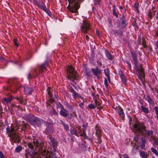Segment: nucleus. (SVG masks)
<instances>
[{"mask_svg":"<svg viewBox=\"0 0 158 158\" xmlns=\"http://www.w3.org/2000/svg\"><path fill=\"white\" fill-rule=\"evenodd\" d=\"M33 143L29 142L28 144L29 147L32 149V153L29 152V154L31 156H33L35 155V152H38L40 155L44 156V158H58L55 155H53L51 152H50L46 149L43 150V146L44 143L40 139H33Z\"/></svg>","mask_w":158,"mask_h":158,"instance_id":"nucleus-1","label":"nucleus"},{"mask_svg":"<svg viewBox=\"0 0 158 158\" xmlns=\"http://www.w3.org/2000/svg\"><path fill=\"white\" fill-rule=\"evenodd\" d=\"M132 126V131L134 132L141 133L143 135H145L147 134L148 136L153 137L152 136L153 133V131L148 130L147 132L146 127L141 122L137 121Z\"/></svg>","mask_w":158,"mask_h":158,"instance_id":"nucleus-2","label":"nucleus"},{"mask_svg":"<svg viewBox=\"0 0 158 158\" xmlns=\"http://www.w3.org/2000/svg\"><path fill=\"white\" fill-rule=\"evenodd\" d=\"M131 53L135 65V70L138 73V78L140 80H142L145 77V75L143 68L141 67L139 68L136 65L138 62L137 54L135 52L132 51H131Z\"/></svg>","mask_w":158,"mask_h":158,"instance_id":"nucleus-3","label":"nucleus"},{"mask_svg":"<svg viewBox=\"0 0 158 158\" xmlns=\"http://www.w3.org/2000/svg\"><path fill=\"white\" fill-rule=\"evenodd\" d=\"M69 5L71 4L73 7L69 5L67 8L72 13H74L75 15H77L78 14L77 10L80 7L78 0H69Z\"/></svg>","mask_w":158,"mask_h":158,"instance_id":"nucleus-4","label":"nucleus"},{"mask_svg":"<svg viewBox=\"0 0 158 158\" xmlns=\"http://www.w3.org/2000/svg\"><path fill=\"white\" fill-rule=\"evenodd\" d=\"M67 71L68 78L73 82H74L75 80L77 79V75L76 71L71 66L68 67Z\"/></svg>","mask_w":158,"mask_h":158,"instance_id":"nucleus-5","label":"nucleus"},{"mask_svg":"<svg viewBox=\"0 0 158 158\" xmlns=\"http://www.w3.org/2000/svg\"><path fill=\"white\" fill-rule=\"evenodd\" d=\"M91 29V25L88 21L83 20L81 23L80 31L81 33L88 34Z\"/></svg>","mask_w":158,"mask_h":158,"instance_id":"nucleus-6","label":"nucleus"},{"mask_svg":"<svg viewBox=\"0 0 158 158\" xmlns=\"http://www.w3.org/2000/svg\"><path fill=\"white\" fill-rule=\"evenodd\" d=\"M6 129L11 140L15 142H18L19 139V137L18 133L15 131L14 127H11L10 130L9 128L7 127Z\"/></svg>","mask_w":158,"mask_h":158,"instance_id":"nucleus-7","label":"nucleus"},{"mask_svg":"<svg viewBox=\"0 0 158 158\" xmlns=\"http://www.w3.org/2000/svg\"><path fill=\"white\" fill-rule=\"evenodd\" d=\"M37 118L32 115H28L25 118L26 120L31 125H35L36 121Z\"/></svg>","mask_w":158,"mask_h":158,"instance_id":"nucleus-8","label":"nucleus"},{"mask_svg":"<svg viewBox=\"0 0 158 158\" xmlns=\"http://www.w3.org/2000/svg\"><path fill=\"white\" fill-rule=\"evenodd\" d=\"M91 71L93 75L97 77V78L98 79L99 78V75L101 73L102 70L99 69L98 67H96L95 69L92 68Z\"/></svg>","mask_w":158,"mask_h":158,"instance_id":"nucleus-9","label":"nucleus"},{"mask_svg":"<svg viewBox=\"0 0 158 158\" xmlns=\"http://www.w3.org/2000/svg\"><path fill=\"white\" fill-rule=\"evenodd\" d=\"M60 106L62 108V109L60 111V114L63 116V117H65L68 116V111L64 108L63 106L60 104Z\"/></svg>","mask_w":158,"mask_h":158,"instance_id":"nucleus-10","label":"nucleus"},{"mask_svg":"<svg viewBox=\"0 0 158 158\" xmlns=\"http://www.w3.org/2000/svg\"><path fill=\"white\" fill-rule=\"evenodd\" d=\"M154 7H152L151 9L149 10L148 14V17L152 19L153 17L155 15L156 11L154 10Z\"/></svg>","mask_w":158,"mask_h":158,"instance_id":"nucleus-11","label":"nucleus"},{"mask_svg":"<svg viewBox=\"0 0 158 158\" xmlns=\"http://www.w3.org/2000/svg\"><path fill=\"white\" fill-rule=\"evenodd\" d=\"M104 73L107 77V79L110 83V71L108 69H105L104 70Z\"/></svg>","mask_w":158,"mask_h":158,"instance_id":"nucleus-12","label":"nucleus"},{"mask_svg":"<svg viewBox=\"0 0 158 158\" xmlns=\"http://www.w3.org/2000/svg\"><path fill=\"white\" fill-rule=\"evenodd\" d=\"M48 63L47 62L45 63L42 64L40 67V72L41 73L44 72L45 71L46 69V66L47 65Z\"/></svg>","mask_w":158,"mask_h":158,"instance_id":"nucleus-13","label":"nucleus"},{"mask_svg":"<svg viewBox=\"0 0 158 158\" xmlns=\"http://www.w3.org/2000/svg\"><path fill=\"white\" fill-rule=\"evenodd\" d=\"M24 91L26 94H30L31 93L32 90L30 87L25 86L24 87Z\"/></svg>","mask_w":158,"mask_h":158,"instance_id":"nucleus-14","label":"nucleus"},{"mask_svg":"<svg viewBox=\"0 0 158 158\" xmlns=\"http://www.w3.org/2000/svg\"><path fill=\"white\" fill-rule=\"evenodd\" d=\"M37 6L40 8L44 10L46 9V6L42 2H40L37 4Z\"/></svg>","mask_w":158,"mask_h":158,"instance_id":"nucleus-15","label":"nucleus"},{"mask_svg":"<svg viewBox=\"0 0 158 158\" xmlns=\"http://www.w3.org/2000/svg\"><path fill=\"white\" fill-rule=\"evenodd\" d=\"M105 53L106 55V56L108 60H111L112 59L113 57L111 55L108 50H105Z\"/></svg>","mask_w":158,"mask_h":158,"instance_id":"nucleus-16","label":"nucleus"},{"mask_svg":"<svg viewBox=\"0 0 158 158\" xmlns=\"http://www.w3.org/2000/svg\"><path fill=\"white\" fill-rule=\"evenodd\" d=\"M96 135H97V137L98 139V142H101V140L100 139V138L101 137V131L99 130L97 128L96 129Z\"/></svg>","mask_w":158,"mask_h":158,"instance_id":"nucleus-17","label":"nucleus"},{"mask_svg":"<svg viewBox=\"0 0 158 158\" xmlns=\"http://www.w3.org/2000/svg\"><path fill=\"white\" fill-rule=\"evenodd\" d=\"M121 27H124L127 25L126 20L125 17L123 16L121 18Z\"/></svg>","mask_w":158,"mask_h":158,"instance_id":"nucleus-18","label":"nucleus"},{"mask_svg":"<svg viewBox=\"0 0 158 158\" xmlns=\"http://www.w3.org/2000/svg\"><path fill=\"white\" fill-rule=\"evenodd\" d=\"M145 100L148 101V102L150 104L153 105L154 104V102L153 100L149 96H147L145 98Z\"/></svg>","mask_w":158,"mask_h":158,"instance_id":"nucleus-19","label":"nucleus"},{"mask_svg":"<svg viewBox=\"0 0 158 158\" xmlns=\"http://www.w3.org/2000/svg\"><path fill=\"white\" fill-rule=\"evenodd\" d=\"M139 155L142 158H147L149 156L148 154L142 151L139 152Z\"/></svg>","mask_w":158,"mask_h":158,"instance_id":"nucleus-20","label":"nucleus"},{"mask_svg":"<svg viewBox=\"0 0 158 158\" xmlns=\"http://www.w3.org/2000/svg\"><path fill=\"white\" fill-rule=\"evenodd\" d=\"M118 113L120 117L123 118H124L125 116V114L122 108H119L118 110Z\"/></svg>","mask_w":158,"mask_h":158,"instance_id":"nucleus-21","label":"nucleus"},{"mask_svg":"<svg viewBox=\"0 0 158 158\" xmlns=\"http://www.w3.org/2000/svg\"><path fill=\"white\" fill-rule=\"evenodd\" d=\"M94 103L95 104V106H96V107H97L98 109L99 110H101L102 107L100 105V103L98 102L97 100H94Z\"/></svg>","mask_w":158,"mask_h":158,"instance_id":"nucleus-22","label":"nucleus"},{"mask_svg":"<svg viewBox=\"0 0 158 158\" xmlns=\"http://www.w3.org/2000/svg\"><path fill=\"white\" fill-rule=\"evenodd\" d=\"M72 92L73 93V98H76L77 97H80L81 98V96L78 94L76 91H75L73 89L72 91Z\"/></svg>","mask_w":158,"mask_h":158,"instance_id":"nucleus-23","label":"nucleus"},{"mask_svg":"<svg viewBox=\"0 0 158 158\" xmlns=\"http://www.w3.org/2000/svg\"><path fill=\"white\" fill-rule=\"evenodd\" d=\"M36 121H37L35 122V125H37L38 126L40 125L42 123H43L44 122L43 120L40 119H38L37 118Z\"/></svg>","mask_w":158,"mask_h":158,"instance_id":"nucleus-24","label":"nucleus"},{"mask_svg":"<svg viewBox=\"0 0 158 158\" xmlns=\"http://www.w3.org/2000/svg\"><path fill=\"white\" fill-rule=\"evenodd\" d=\"M151 138L153 141L152 143L153 145H158V140L157 139L154 137H152Z\"/></svg>","mask_w":158,"mask_h":158,"instance_id":"nucleus-25","label":"nucleus"},{"mask_svg":"<svg viewBox=\"0 0 158 158\" xmlns=\"http://www.w3.org/2000/svg\"><path fill=\"white\" fill-rule=\"evenodd\" d=\"M13 99L12 97H10L8 98H4L3 99V100L6 102L7 103H10Z\"/></svg>","mask_w":158,"mask_h":158,"instance_id":"nucleus-26","label":"nucleus"},{"mask_svg":"<svg viewBox=\"0 0 158 158\" xmlns=\"http://www.w3.org/2000/svg\"><path fill=\"white\" fill-rule=\"evenodd\" d=\"M70 133L72 135H75L76 136L78 135V132L76 129L74 128H73V129L71 130Z\"/></svg>","mask_w":158,"mask_h":158,"instance_id":"nucleus-27","label":"nucleus"},{"mask_svg":"<svg viewBox=\"0 0 158 158\" xmlns=\"http://www.w3.org/2000/svg\"><path fill=\"white\" fill-rule=\"evenodd\" d=\"M151 149L152 152L156 155L158 156V152L156 149L153 148H151Z\"/></svg>","mask_w":158,"mask_h":158,"instance_id":"nucleus-28","label":"nucleus"},{"mask_svg":"<svg viewBox=\"0 0 158 158\" xmlns=\"http://www.w3.org/2000/svg\"><path fill=\"white\" fill-rule=\"evenodd\" d=\"M141 107L143 112L146 113H148V110L147 108L143 106H141Z\"/></svg>","mask_w":158,"mask_h":158,"instance_id":"nucleus-29","label":"nucleus"},{"mask_svg":"<svg viewBox=\"0 0 158 158\" xmlns=\"http://www.w3.org/2000/svg\"><path fill=\"white\" fill-rule=\"evenodd\" d=\"M22 150V147L21 146L19 145L17 146L15 148V151L16 152H19Z\"/></svg>","mask_w":158,"mask_h":158,"instance_id":"nucleus-30","label":"nucleus"},{"mask_svg":"<svg viewBox=\"0 0 158 158\" xmlns=\"http://www.w3.org/2000/svg\"><path fill=\"white\" fill-rule=\"evenodd\" d=\"M119 74L120 75V77L123 81L124 82L125 81V76L124 74H123L121 72L120 73H119Z\"/></svg>","mask_w":158,"mask_h":158,"instance_id":"nucleus-31","label":"nucleus"},{"mask_svg":"<svg viewBox=\"0 0 158 158\" xmlns=\"http://www.w3.org/2000/svg\"><path fill=\"white\" fill-rule=\"evenodd\" d=\"M48 94L50 97V98L49 99V101L51 102H53L54 100L53 98V97L51 95V94L50 91H48Z\"/></svg>","mask_w":158,"mask_h":158,"instance_id":"nucleus-32","label":"nucleus"},{"mask_svg":"<svg viewBox=\"0 0 158 158\" xmlns=\"http://www.w3.org/2000/svg\"><path fill=\"white\" fill-rule=\"evenodd\" d=\"M88 107L90 109H94L96 107V106L92 104H90L89 105Z\"/></svg>","mask_w":158,"mask_h":158,"instance_id":"nucleus-33","label":"nucleus"},{"mask_svg":"<svg viewBox=\"0 0 158 158\" xmlns=\"http://www.w3.org/2000/svg\"><path fill=\"white\" fill-rule=\"evenodd\" d=\"M92 96L94 100H97L98 95V94H95L94 93L92 94Z\"/></svg>","mask_w":158,"mask_h":158,"instance_id":"nucleus-34","label":"nucleus"},{"mask_svg":"<svg viewBox=\"0 0 158 158\" xmlns=\"http://www.w3.org/2000/svg\"><path fill=\"white\" fill-rule=\"evenodd\" d=\"M104 84L106 88L108 87V83L107 82V80L106 78H104Z\"/></svg>","mask_w":158,"mask_h":158,"instance_id":"nucleus-35","label":"nucleus"},{"mask_svg":"<svg viewBox=\"0 0 158 158\" xmlns=\"http://www.w3.org/2000/svg\"><path fill=\"white\" fill-rule=\"evenodd\" d=\"M27 126V123H24L22 124V130H24L26 128V126Z\"/></svg>","mask_w":158,"mask_h":158,"instance_id":"nucleus-36","label":"nucleus"},{"mask_svg":"<svg viewBox=\"0 0 158 158\" xmlns=\"http://www.w3.org/2000/svg\"><path fill=\"white\" fill-rule=\"evenodd\" d=\"M142 45H143V46L144 48H146L147 45H146V42H145V40H143L142 41Z\"/></svg>","mask_w":158,"mask_h":158,"instance_id":"nucleus-37","label":"nucleus"},{"mask_svg":"<svg viewBox=\"0 0 158 158\" xmlns=\"http://www.w3.org/2000/svg\"><path fill=\"white\" fill-rule=\"evenodd\" d=\"M83 131L84 133H85V131L86 129L87 126L85 125L84 124L83 125Z\"/></svg>","mask_w":158,"mask_h":158,"instance_id":"nucleus-38","label":"nucleus"},{"mask_svg":"<svg viewBox=\"0 0 158 158\" xmlns=\"http://www.w3.org/2000/svg\"><path fill=\"white\" fill-rule=\"evenodd\" d=\"M113 14L115 15L116 18H118V15L117 13H116L115 10L113 11Z\"/></svg>","mask_w":158,"mask_h":158,"instance_id":"nucleus-39","label":"nucleus"},{"mask_svg":"<svg viewBox=\"0 0 158 158\" xmlns=\"http://www.w3.org/2000/svg\"><path fill=\"white\" fill-rule=\"evenodd\" d=\"M17 40L15 39L14 40V42L15 44V45L17 47H18V45L17 43Z\"/></svg>","mask_w":158,"mask_h":158,"instance_id":"nucleus-40","label":"nucleus"},{"mask_svg":"<svg viewBox=\"0 0 158 158\" xmlns=\"http://www.w3.org/2000/svg\"><path fill=\"white\" fill-rule=\"evenodd\" d=\"M52 143L54 146H55L56 145V142L55 140H53L52 139Z\"/></svg>","mask_w":158,"mask_h":158,"instance_id":"nucleus-41","label":"nucleus"},{"mask_svg":"<svg viewBox=\"0 0 158 158\" xmlns=\"http://www.w3.org/2000/svg\"><path fill=\"white\" fill-rule=\"evenodd\" d=\"M64 127L66 131H68L69 130V127L68 124H67L65 125V126H64Z\"/></svg>","mask_w":158,"mask_h":158,"instance_id":"nucleus-42","label":"nucleus"},{"mask_svg":"<svg viewBox=\"0 0 158 158\" xmlns=\"http://www.w3.org/2000/svg\"><path fill=\"white\" fill-rule=\"evenodd\" d=\"M0 157L1 158H4L3 154L1 152H0Z\"/></svg>","mask_w":158,"mask_h":158,"instance_id":"nucleus-43","label":"nucleus"},{"mask_svg":"<svg viewBox=\"0 0 158 158\" xmlns=\"http://www.w3.org/2000/svg\"><path fill=\"white\" fill-rule=\"evenodd\" d=\"M97 64L99 66H102V63L100 62L98 60L97 61Z\"/></svg>","mask_w":158,"mask_h":158,"instance_id":"nucleus-44","label":"nucleus"},{"mask_svg":"<svg viewBox=\"0 0 158 158\" xmlns=\"http://www.w3.org/2000/svg\"><path fill=\"white\" fill-rule=\"evenodd\" d=\"M155 44L156 46V48L158 49V41H157L155 42Z\"/></svg>","mask_w":158,"mask_h":158,"instance_id":"nucleus-45","label":"nucleus"},{"mask_svg":"<svg viewBox=\"0 0 158 158\" xmlns=\"http://www.w3.org/2000/svg\"><path fill=\"white\" fill-rule=\"evenodd\" d=\"M85 39H86V40L87 41H89V36L87 34H86L85 35Z\"/></svg>","mask_w":158,"mask_h":158,"instance_id":"nucleus-46","label":"nucleus"},{"mask_svg":"<svg viewBox=\"0 0 158 158\" xmlns=\"http://www.w3.org/2000/svg\"><path fill=\"white\" fill-rule=\"evenodd\" d=\"M84 101H83V102L79 104V106L81 108H82V106L84 105Z\"/></svg>","mask_w":158,"mask_h":158,"instance_id":"nucleus-47","label":"nucleus"},{"mask_svg":"<svg viewBox=\"0 0 158 158\" xmlns=\"http://www.w3.org/2000/svg\"><path fill=\"white\" fill-rule=\"evenodd\" d=\"M141 140L142 143L145 144L146 142V140L144 138H142Z\"/></svg>","mask_w":158,"mask_h":158,"instance_id":"nucleus-48","label":"nucleus"},{"mask_svg":"<svg viewBox=\"0 0 158 158\" xmlns=\"http://www.w3.org/2000/svg\"><path fill=\"white\" fill-rule=\"evenodd\" d=\"M141 147L143 149L145 147V144L142 143L141 145Z\"/></svg>","mask_w":158,"mask_h":158,"instance_id":"nucleus-49","label":"nucleus"},{"mask_svg":"<svg viewBox=\"0 0 158 158\" xmlns=\"http://www.w3.org/2000/svg\"><path fill=\"white\" fill-rule=\"evenodd\" d=\"M94 4H96L97 2H99L101 0H94Z\"/></svg>","mask_w":158,"mask_h":158,"instance_id":"nucleus-50","label":"nucleus"},{"mask_svg":"<svg viewBox=\"0 0 158 158\" xmlns=\"http://www.w3.org/2000/svg\"><path fill=\"white\" fill-rule=\"evenodd\" d=\"M116 7L115 5H114L113 6V11L115 10Z\"/></svg>","mask_w":158,"mask_h":158,"instance_id":"nucleus-51","label":"nucleus"},{"mask_svg":"<svg viewBox=\"0 0 158 158\" xmlns=\"http://www.w3.org/2000/svg\"><path fill=\"white\" fill-rule=\"evenodd\" d=\"M123 157L124 158H128L129 157L127 155H123Z\"/></svg>","mask_w":158,"mask_h":158,"instance_id":"nucleus-52","label":"nucleus"},{"mask_svg":"<svg viewBox=\"0 0 158 158\" xmlns=\"http://www.w3.org/2000/svg\"><path fill=\"white\" fill-rule=\"evenodd\" d=\"M155 112L156 114H158V108H155Z\"/></svg>","mask_w":158,"mask_h":158,"instance_id":"nucleus-53","label":"nucleus"},{"mask_svg":"<svg viewBox=\"0 0 158 158\" xmlns=\"http://www.w3.org/2000/svg\"><path fill=\"white\" fill-rule=\"evenodd\" d=\"M134 140H135V142H137V141L138 139V138L137 137H135L134 138Z\"/></svg>","mask_w":158,"mask_h":158,"instance_id":"nucleus-54","label":"nucleus"},{"mask_svg":"<svg viewBox=\"0 0 158 158\" xmlns=\"http://www.w3.org/2000/svg\"><path fill=\"white\" fill-rule=\"evenodd\" d=\"M61 123L64 126V127L66 124L63 121H61Z\"/></svg>","mask_w":158,"mask_h":158,"instance_id":"nucleus-55","label":"nucleus"},{"mask_svg":"<svg viewBox=\"0 0 158 158\" xmlns=\"http://www.w3.org/2000/svg\"><path fill=\"white\" fill-rule=\"evenodd\" d=\"M61 123L64 126V127L66 124L63 121H61Z\"/></svg>","mask_w":158,"mask_h":158,"instance_id":"nucleus-56","label":"nucleus"},{"mask_svg":"<svg viewBox=\"0 0 158 158\" xmlns=\"http://www.w3.org/2000/svg\"><path fill=\"white\" fill-rule=\"evenodd\" d=\"M132 25L133 26H135V27L136 26V23H132Z\"/></svg>","mask_w":158,"mask_h":158,"instance_id":"nucleus-57","label":"nucleus"},{"mask_svg":"<svg viewBox=\"0 0 158 158\" xmlns=\"http://www.w3.org/2000/svg\"><path fill=\"white\" fill-rule=\"evenodd\" d=\"M119 8L121 10H122L123 9V8L122 6H120L119 7Z\"/></svg>","mask_w":158,"mask_h":158,"instance_id":"nucleus-58","label":"nucleus"},{"mask_svg":"<svg viewBox=\"0 0 158 158\" xmlns=\"http://www.w3.org/2000/svg\"><path fill=\"white\" fill-rule=\"evenodd\" d=\"M17 99L18 101H19V102H20L21 101V100L20 99H19V98H17Z\"/></svg>","mask_w":158,"mask_h":158,"instance_id":"nucleus-59","label":"nucleus"},{"mask_svg":"<svg viewBox=\"0 0 158 158\" xmlns=\"http://www.w3.org/2000/svg\"><path fill=\"white\" fill-rule=\"evenodd\" d=\"M156 15L157 16H157L156 17V18L158 19V12H157V13L156 14Z\"/></svg>","mask_w":158,"mask_h":158,"instance_id":"nucleus-60","label":"nucleus"},{"mask_svg":"<svg viewBox=\"0 0 158 158\" xmlns=\"http://www.w3.org/2000/svg\"><path fill=\"white\" fill-rule=\"evenodd\" d=\"M27 153H26V154H25V156H26V158H27Z\"/></svg>","mask_w":158,"mask_h":158,"instance_id":"nucleus-61","label":"nucleus"},{"mask_svg":"<svg viewBox=\"0 0 158 158\" xmlns=\"http://www.w3.org/2000/svg\"><path fill=\"white\" fill-rule=\"evenodd\" d=\"M156 34L158 36V31L156 32Z\"/></svg>","mask_w":158,"mask_h":158,"instance_id":"nucleus-62","label":"nucleus"},{"mask_svg":"<svg viewBox=\"0 0 158 158\" xmlns=\"http://www.w3.org/2000/svg\"><path fill=\"white\" fill-rule=\"evenodd\" d=\"M81 132V130L79 131V133H80Z\"/></svg>","mask_w":158,"mask_h":158,"instance_id":"nucleus-63","label":"nucleus"},{"mask_svg":"<svg viewBox=\"0 0 158 158\" xmlns=\"http://www.w3.org/2000/svg\"><path fill=\"white\" fill-rule=\"evenodd\" d=\"M152 158H155V157L154 156L152 157Z\"/></svg>","mask_w":158,"mask_h":158,"instance_id":"nucleus-64","label":"nucleus"}]
</instances>
